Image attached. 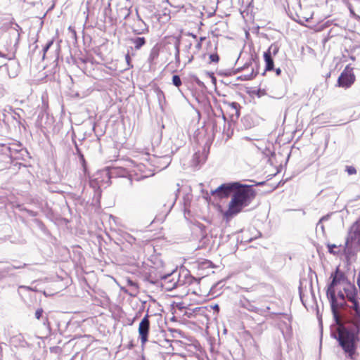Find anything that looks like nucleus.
<instances>
[{"instance_id":"obj_21","label":"nucleus","mask_w":360,"mask_h":360,"mask_svg":"<svg viewBox=\"0 0 360 360\" xmlns=\"http://www.w3.org/2000/svg\"><path fill=\"white\" fill-rule=\"evenodd\" d=\"M180 44L181 41L180 39H176L174 42V49H175V60L177 63L180 62Z\"/></svg>"},{"instance_id":"obj_13","label":"nucleus","mask_w":360,"mask_h":360,"mask_svg":"<svg viewBox=\"0 0 360 360\" xmlns=\"http://www.w3.org/2000/svg\"><path fill=\"white\" fill-rule=\"evenodd\" d=\"M160 46L157 44H155L150 50V54H149V56L148 58V63L150 65H154L155 63V60L156 59H158V58L159 57V55H160Z\"/></svg>"},{"instance_id":"obj_32","label":"nucleus","mask_w":360,"mask_h":360,"mask_svg":"<svg viewBox=\"0 0 360 360\" xmlns=\"http://www.w3.org/2000/svg\"><path fill=\"white\" fill-rule=\"evenodd\" d=\"M337 245L335 244H328V252L333 255H337V252L334 250V248H336Z\"/></svg>"},{"instance_id":"obj_45","label":"nucleus","mask_w":360,"mask_h":360,"mask_svg":"<svg viewBox=\"0 0 360 360\" xmlns=\"http://www.w3.org/2000/svg\"><path fill=\"white\" fill-rule=\"evenodd\" d=\"M275 72H276V75H278V76H279L281 74V70L279 68H276L275 70Z\"/></svg>"},{"instance_id":"obj_19","label":"nucleus","mask_w":360,"mask_h":360,"mask_svg":"<svg viewBox=\"0 0 360 360\" xmlns=\"http://www.w3.org/2000/svg\"><path fill=\"white\" fill-rule=\"evenodd\" d=\"M353 243H356L354 240H352L351 238H347L346 243H345V252L347 256H349V255L354 254L352 247Z\"/></svg>"},{"instance_id":"obj_10","label":"nucleus","mask_w":360,"mask_h":360,"mask_svg":"<svg viewBox=\"0 0 360 360\" xmlns=\"http://www.w3.org/2000/svg\"><path fill=\"white\" fill-rule=\"evenodd\" d=\"M149 330V315L148 314H146L139 323V335L142 345H145L148 340Z\"/></svg>"},{"instance_id":"obj_54","label":"nucleus","mask_w":360,"mask_h":360,"mask_svg":"<svg viewBox=\"0 0 360 360\" xmlns=\"http://www.w3.org/2000/svg\"><path fill=\"white\" fill-rule=\"evenodd\" d=\"M214 309H217V310H219V307L217 304H216V305L214 307Z\"/></svg>"},{"instance_id":"obj_5","label":"nucleus","mask_w":360,"mask_h":360,"mask_svg":"<svg viewBox=\"0 0 360 360\" xmlns=\"http://www.w3.org/2000/svg\"><path fill=\"white\" fill-rule=\"evenodd\" d=\"M239 186V181L224 183L217 187L215 190L211 191V194L212 195H217L219 198H226L229 196L232 197L234 192Z\"/></svg>"},{"instance_id":"obj_27","label":"nucleus","mask_w":360,"mask_h":360,"mask_svg":"<svg viewBox=\"0 0 360 360\" xmlns=\"http://www.w3.org/2000/svg\"><path fill=\"white\" fill-rule=\"evenodd\" d=\"M11 270H13V269H12V268H10V265L3 267V268H0V280L1 279L2 277L4 276V275H3V274L8 273Z\"/></svg>"},{"instance_id":"obj_48","label":"nucleus","mask_w":360,"mask_h":360,"mask_svg":"<svg viewBox=\"0 0 360 360\" xmlns=\"http://www.w3.org/2000/svg\"><path fill=\"white\" fill-rule=\"evenodd\" d=\"M248 65H249V63H245V64L244 65V66H243V67H242V68H239V69H238V71H240V70H244V69H245V68H246Z\"/></svg>"},{"instance_id":"obj_33","label":"nucleus","mask_w":360,"mask_h":360,"mask_svg":"<svg viewBox=\"0 0 360 360\" xmlns=\"http://www.w3.org/2000/svg\"><path fill=\"white\" fill-rule=\"evenodd\" d=\"M205 40V37H200L199 39V41L195 45V49L200 50L202 48V42Z\"/></svg>"},{"instance_id":"obj_15","label":"nucleus","mask_w":360,"mask_h":360,"mask_svg":"<svg viewBox=\"0 0 360 360\" xmlns=\"http://www.w3.org/2000/svg\"><path fill=\"white\" fill-rule=\"evenodd\" d=\"M20 30H21V28L18 24H15V26L11 28L9 32L11 37H12L15 39L14 46H16L19 42L20 36Z\"/></svg>"},{"instance_id":"obj_35","label":"nucleus","mask_w":360,"mask_h":360,"mask_svg":"<svg viewBox=\"0 0 360 360\" xmlns=\"http://www.w3.org/2000/svg\"><path fill=\"white\" fill-rule=\"evenodd\" d=\"M125 60H126V62H127V65H128L129 67H131V68H132V67H133V65H131V57H130V56H129V53L126 54V56H125Z\"/></svg>"},{"instance_id":"obj_6","label":"nucleus","mask_w":360,"mask_h":360,"mask_svg":"<svg viewBox=\"0 0 360 360\" xmlns=\"http://www.w3.org/2000/svg\"><path fill=\"white\" fill-rule=\"evenodd\" d=\"M162 281V285L167 291H172L179 285H183L184 281L179 278V274L177 271H173L171 274H165L161 277Z\"/></svg>"},{"instance_id":"obj_49","label":"nucleus","mask_w":360,"mask_h":360,"mask_svg":"<svg viewBox=\"0 0 360 360\" xmlns=\"http://www.w3.org/2000/svg\"><path fill=\"white\" fill-rule=\"evenodd\" d=\"M69 30L72 32L74 35L76 34L75 30L73 28H72V27H69Z\"/></svg>"},{"instance_id":"obj_55","label":"nucleus","mask_w":360,"mask_h":360,"mask_svg":"<svg viewBox=\"0 0 360 360\" xmlns=\"http://www.w3.org/2000/svg\"><path fill=\"white\" fill-rule=\"evenodd\" d=\"M193 59V56H192L190 59L188 60V63L191 62Z\"/></svg>"},{"instance_id":"obj_34","label":"nucleus","mask_w":360,"mask_h":360,"mask_svg":"<svg viewBox=\"0 0 360 360\" xmlns=\"http://www.w3.org/2000/svg\"><path fill=\"white\" fill-rule=\"evenodd\" d=\"M12 117L16 120V122L20 124V115L18 113V112H14L13 114L12 115Z\"/></svg>"},{"instance_id":"obj_11","label":"nucleus","mask_w":360,"mask_h":360,"mask_svg":"<svg viewBox=\"0 0 360 360\" xmlns=\"http://www.w3.org/2000/svg\"><path fill=\"white\" fill-rule=\"evenodd\" d=\"M10 146L12 160H24L25 156L28 155L27 150L22 147L20 143H11Z\"/></svg>"},{"instance_id":"obj_17","label":"nucleus","mask_w":360,"mask_h":360,"mask_svg":"<svg viewBox=\"0 0 360 360\" xmlns=\"http://www.w3.org/2000/svg\"><path fill=\"white\" fill-rule=\"evenodd\" d=\"M171 161H172V158H171L170 155L167 154V155H162V156L160 157L158 162V163H160L162 162V165L158 166V167L160 168V169L167 168L169 166V165L171 163Z\"/></svg>"},{"instance_id":"obj_58","label":"nucleus","mask_w":360,"mask_h":360,"mask_svg":"<svg viewBox=\"0 0 360 360\" xmlns=\"http://www.w3.org/2000/svg\"><path fill=\"white\" fill-rule=\"evenodd\" d=\"M270 308L269 307H266V310H269Z\"/></svg>"},{"instance_id":"obj_14","label":"nucleus","mask_w":360,"mask_h":360,"mask_svg":"<svg viewBox=\"0 0 360 360\" xmlns=\"http://www.w3.org/2000/svg\"><path fill=\"white\" fill-rule=\"evenodd\" d=\"M139 21L137 22L138 28L133 29V32L136 35H140L148 32V27L143 20L141 19L139 13H137Z\"/></svg>"},{"instance_id":"obj_50","label":"nucleus","mask_w":360,"mask_h":360,"mask_svg":"<svg viewBox=\"0 0 360 360\" xmlns=\"http://www.w3.org/2000/svg\"><path fill=\"white\" fill-rule=\"evenodd\" d=\"M197 84L199 85V86H202L203 85V82H201L200 79H197Z\"/></svg>"},{"instance_id":"obj_30","label":"nucleus","mask_w":360,"mask_h":360,"mask_svg":"<svg viewBox=\"0 0 360 360\" xmlns=\"http://www.w3.org/2000/svg\"><path fill=\"white\" fill-rule=\"evenodd\" d=\"M44 313V310L42 308H38L34 314V316L37 319H40L42 317V314Z\"/></svg>"},{"instance_id":"obj_1","label":"nucleus","mask_w":360,"mask_h":360,"mask_svg":"<svg viewBox=\"0 0 360 360\" xmlns=\"http://www.w3.org/2000/svg\"><path fill=\"white\" fill-rule=\"evenodd\" d=\"M345 295V292L343 289L338 292L335 290V302H333L331 301V298H328L333 317L336 324V328L331 329L330 335L338 341L339 346L342 349L346 356L351 359H354L360 338L356 335L353 326L347 325L345 321L343 323L341 321L340 311L347 315L348 313L351 314L349 305Z\"/></svg>"},{"instance_id":"obj_43","label":"nucleus","mask_w":360,"mask_h":360,"mask_svg":"<svg viewBox=\"0 0 360 360\" xmlns=\"http://www.w3.org/2000/svg\"><path fill=\"white\" fill-rule=\"evenodd\" d=\"M126 11V14L124 15V19H126L130 15V11L128 9H124Z\"/></svg>"},{"instance_id":"obj_52","label":"nucleus","mask_w":360,"mask_h":360,"mask_svg":"<svg viewBox=\"0 0 360 360\" xmlns=\"http://www.w3.org/2000/svg\"><path fill=\"white\" fill-rule=\"evenodd\" d=\"M264 181H262V182H259V183L256 184L257 186H262V185H264Z\"/></svg>"},{"instance_id":"obj_31","label":"nucleus","mask_w":360,"mask_h":360,"mask_svg":"<svg viewBox=\"0 0 360 360\" xmlns=\"http://www.w3.org/2000/svg\"><path fill=\"white\" fill-rule=\"evenodd\" d=\"M125 240L127 243L133 244L136 241V238L130 234H127L125 237Z\"/></svg>"},{"instance_id":"obj_16","label":"nucleus","mask_w":360,"mask_h":360,"mask_svg":"<svg viewBox=\"0 0 360 360\" xmlns=\"http://www.w3.org/2000/svg\"><path fill=\"white\" fill-rule=\"evenodd\" d=\"M130 41L134 44V49L136 50L141 49L146 43V38L143 37L131 38Z\"/></svg>"},{"instance_id":"obj_42","label":"nucleus","mask_w":360,"mask_h":360,"mask_svg":"<svg viewBox=\"0 0 360 360\" xmlns=\"http://www.w3.org/2000/svg\"><path fill=\"white\" fill-rule=\"evenodd\" d=\"M0 57L10 60L11 58H8L7 55L0 51Z\"/></svg>"},{"instance_id":"obj_46","label":"nucleus","mask_w":360,"mask_h":360,"mask_svg":"<svg viewBox=\"0 0 360 360\" xmlns=\"http://www.w3.org/2000/svg\"><path fill=\"white\" fill-rule=\"evenodd\" d=\"M44 323V326H49V319H48V318H47V317H46V318L44 319V323Z\"/></svg>"},{"instance_id":"obj_44","label":"nucleus","mask_w":360,"mask_h":360,"mask_svg":"<svg viewBox=\"0 0 360 360\" xmlns=\"http://www.w3.org/2000/svg\"><path fill=\"white\" fill-rule=\"evenodd\" d=\"M187 35L188 36H191V37H193V39H196L197 38V35L193 34V33H191V32H188L187 33Z\"/></svg>"},{"instance_id":"obj_47","label":"nucleus","mask_w":360,"mask_h":360,"mask_svg":"<svg viewBox=\"0 0 360 360\" xmlns=\"http://www.w3.org/2000/svg\"><path fill=\"white\" fill-rule=\"evenodd\" d=\"M20 288H24V289H26L27 290H32V288L30 287H27V286H25V285L20 286Z\"/></svg>"},{"instance_id":"obj_22","label":"nucleus","mask_w":360,"mask_h":360,"mask_svg":"<svg viewBox=\"0 0 360 360\" xmlns=\"http://www.w3.org/2000/svg\"><path fill=\"white\" fill-rule=\"evenodd\" d=\"M353 234L354 236H351V240H354L356 243L359 250H360V224L357 226Z\"/></svg>"},{"instance_id":"obj_37","label":"nucleus","mask_w":360,"mask_h":360,"mask_svg":"<svg viewBox=\"0 0 360 360\" xmlns=\"http://www.w3.org/2000/svg\"><path fill=\"white\" fill-rule=\"evenodd\" d=\"M74 141V143H75L76 153H77V155H78V156H79V155H80V154H82V151H81L80 148L78 147V145H77V143H76V141Z\"/></svg>"},{"instance_id":"obj_18","label":"nucleus","mask_w":360,"mask_h":360,"mask_svg":"<svg viewBox=\"0 0 360 360\" xmlns=\"http://www.w3.org/2000/svg\"><path fill=\"white\" fill-rule=\"evenodd\" d=\"M125 171L123 169L113 167L108 170V174L110 178H112L117 176H123Z\"/></svg>"},{"instance_id":"obj_41","label":"nucleus","mask_w":360,"mask_h":360,"mask_svg":"<svg viewBox=\"0 0 360 360\" xmlns=\"http://www.w3.org/2000/svg\"><path fill=\"white\" fill-rule=\"evenodd\" d=\"M27 212L29 213V214L30 216H32V217L37 216V214L36 212H34V211H32V210H28Z\"/></svg>"},{"instance_id":"obj_40","label":"nucleus","mask_w":360,"mask_h":360,"mask_svg":"<svg viewBox=\"0 0 360 360\" xmlns=\"http://www.w3.org/2000/svg\"><path fill=\"white\" fill-rule=\"evenodd\" d=\"M79 160L81 161V162L82 164H84L85 163V160H84V156L83 154H80V155H79Z\"/></svg>"},{"instance_id":"obj_26","label":"nucleus","mask_w":360,"mask_h":360,"mask_svg":"<svg viewBox=\"0 0 360 360\" xmlns=\"http://www.w3.org/2000/svg\"><path fill=\"white\" fill-rule=\"evenodd\" d=\"M53 40H49L46 44V45L44 46L43 49H42V51H43V56H42V58L44 59L45 58V56H46V53L48 51V50L51 48V46L53 45Z\"/></svg>"},{"instance_id":"obj_51","label":"nucleus","mask_w":360,"mask_h":360,"mask_svg":"<svg viewBox=\"0 0 360 360\" xmlns=\"http://www.w3.org/2000/svg\"><path fill=\"white\" fill-rule=\"evenodd\" d=\"M210 77H212V81H213L214 82H216V78L214 77L213 73H212V74L210 75Z\"/></svg>"},{"instance_id":"obj_25","label":"nucleus","mask_w":360,"mask_h":360,"mask_svg":"<svg viewBox=\"0 0 360 360\" xmlns=\"http://www.w3.org/2000/svg\"><path fill=\"white\" fill-rule=\"evenodd\" d=\"M172 84H173V85H174L176 87H179L181 85L182 82H181V77L179 75H173Z\"/></svg>"},{"instance_id":"obj_23","label":"nucleus","mask_w":360,"mask_h":360,"mask_svg":"<svg viewBox=\"0 0 360 360\" xmlns=\"http://www.w3.org/2000/svg\"><path fill=\"white\" fill-rule=\"evenodd\" d=\"M330 214H328L325 216H323L316 224V229H320L323 233H324V226L323 224V221H328L330 217Z\"/></svg>"},{"instance_id":"obj_36","label":"nucleus","mask_w":360,"mask_h":360,"mask_svg":"<svg viewBox=\"0 0 360 360\" xmlns=\"http://www.w3.org/2000/svg\"><path fill=\"white\" fill-rule=\"evenodd\" d=\"M27 264H23L22 265H15V264H11L10 265V268H12V269H21V268H23L26 266Z\"/></svg>"},{"instance_id":"obj_39","label":"nucleus","mask_w":360,"mask_h":360,"mask_svg":"<svg viewBox=\"0 0 360 360\" xmlns=\"http://www.w3.org/2000/svg\"><path fill=\"white\" fill-rule=\"evenodd\" d=\"M249 311L258 312V309L255 307L251 306L250 308H248Z\"/></svg>"},{"instance_id":"obj_12","label":"nucleus","mask_w":360,"mask_h":360,"mask_svg":"<svg viewBox=\"0 0 360 360\" xmlns=\"http://www.w3.org/2000/svg\"><path fill=\"white\" fill-rule=\"evenodd\" d=\"M229 106V113L232 121H236L240 117V105L237 102L226 103Z\"/></svg>"},{"instance_id":"obj_57","label":"nucleus","mask_w":360,"mask_h":360,"mask_svg":"<svg viewBox=\"0 0 360 360\" xmlns=\"http://www.w3.org/2000/svg\"><path fill=\"white\" fill-rule=\"evenodd\" d=\"M281 314L283 315L285 317H288V314Z\"/></svg>"},{"instance_id":"obj_9","label":"nucleus","mask_w":360,"mask_h":360,"mask_svg":"<svg viewBox=\"0 0 360 360\" xmlns=\"http://www.w3.org/2000/svg\"><path fill=\"white\" fill-rule=\"evenodd\" d=\"M279 51V46L276 44H272L266 51L264 53V59L265 61V71L274 70V63L273 56H276Z\"/></svg>"},{"instance_id":"obj_53","label":"nucleus","mask_w":360,"mask_h":360,"mask_svg":"<svg viewBox=\"0 0 360 360\" xmlns=\"http://www.w3.org/2000/svg\"><path fill=\"white\" fill-rule=\"evenodd\" d=\"M300 299H301V301H302V304L304 305V301H303V299H302V295L301 292H300Z\"/></svg>"},{"instance_id":"obj_24","label":"nucleus","mask_w":360,"mask_h":360,"mask_svg":"<svg viewBox=\"0 0 360 360\" xmlns=\"http://www.w3.org/2000/svg\"><path fill=\"white\" fill-rule=\"evenodd\" d=\"M200 157H201V154L200 152H196L194 153L193 157V160L195 165H198L205 161V158H202L201 160Z\"/></svg>"},{"instance_id":"obj_2","label":"nucleus","mask_w":360,"mask_h":360,"mask_svg":"<svg viewBox=\"0 0 360 360\" xmlns=\"http://www.w3.org/2000/svg\"><path fill=\"white\" fill-rule=\"evenodd\" d=\"M256 196V191L253 185L243 184L240 182V186L234 192L230 202L228 209L225 211L224 217L229 220L239 214L243 208L249 206Z\"/></svg>"},{"instance_id":"obj_4","label":"nucleus","mask_w":360,"mask_h":360,"mask_svg":"<svg viewBox=\"0 0 360 360\" xmlns=\"http://www.w3.org/2000/svg\"><path fill=\"white\" fill-rule=\"evenodd\" d=\"M330 278L331 281L327 285L326 297L327 298H331V301L334 302H335V288L339 285H342L343 287L347 283H349L350 281L348 280L345 274L340 270L339 266H337L335 270L331 273Z\"/></svg>"},{"instance_id":"obj_7","label":"nucleus","mask_w":360,"mask_h":360,"mask_svg":"<svg viewBox=\"0 0 360 360\" xmlns=\"http://www.w3.org/2000/svg\"><path fill=\"white\" fill-rule=\"evenodd\" d=\"M354 81L355 75L353 72V68L347 65L338 79V85L347 89L350 87Z\"/></svg>"},{"instance_id":"obj_3","label":"nucleus","mask_w":360,"mask_h":360,"mask_svg":"<svg viewBox=\"0 0 360 360\" xmlns=\"http://www.w3.org/2000/svg\"><path fill=\"white\" fill-rule=\"evenodd\" d=\"M343 290L345 292L347 303L350 302L352 306H349V310H354V314L352 317L345 314V323L347 325L353 326L354 330L356 335L359 336L360 334V302L358 301V290L354 283L351 282L347 283L343 286Z\"/></svg>"},{"instance_id":"obj_38","label":"nucleus","mask_w":360,"mask_h":360,"mask_svg":"<svg viewBox=\"0 0 360 360\" xmlns=\"http://www.w3.org/2000/svg\"><path fill=\"white\" fill-rule=\"evenodd\" d=\"M202 264L209 267L212 265V262L210 260H205L204 262H202Z\"/></svg>"},{"instance_id":"obj_8","label":"nucleus","mask_w":360,"mask_h":360,"mask_svg":"<svg viewBox=\"0 0 360 360\" xmlns=\"http://www.w3.org/2000/svg\"><path fill=\"white\" fill-rule=\"evenodd\" d=\"M221 115L214 114V116L210 118V121L212 125V131L214 134L217 132L225 133L226 127V118L223 113L221 109H220Z\"/></svg>"},{"instance_id":"obj_28","label":"nucleus","mask_w":360,"mask_h":360,"mask_svg":"<svg viewBox=\"0 0 360 360\" xmlns=\"http://www.w3.org/2000/svg\"><path fill=\"white\" fill-rule=\"evenodd\" d=\"M345 171L349 175H353L356 174V169L353 166H346Z\"/></svg>"},{"instance_id":"obj_56","label":"nucleus","mask_w":360,"mask_h":360,"mask_svg":"<svg viewBox=\"0 0 360 360\" xmlns=\"http://www.w3.org/2000/svg\"><path fill=\"white\" fill-rule=\"evenodd\" d=\"M256 75H257V73H254V72H253V71L252 72V77H255V76H256Z\"/></svg>"},{"instance_id":"obj_20","label":"nucleus","mask_w":360,"mask_h":360,"mask_svg":"<svg viewBox=\"0 0 360 360\" xmlns=\"http://www.w3.org/2000/svg\"><path fill=\"white\" fill-rule=\"evenodd\" d=\"M1 152L6 156V158L8 159V162L12 161L10 143L8 145H3L1 149Z\"/></svg>"},{"instance_id":"obj_29","label":"nucleus","mask_w":360,"mask_h":360,"mask_svg":"<svg viewBox=\"0 0 360 360\" xmlns=\"http://www.w3.org/2000/svg\"><path fill=\"white\" fill-rule=\"evenodd\" d=\"M210 62L218 63L219 60V56L217 53H212L210 55Z\"/></svg>"}]
</instances>
